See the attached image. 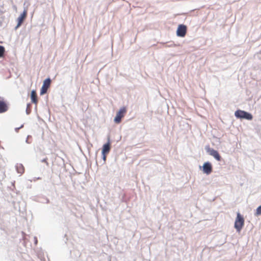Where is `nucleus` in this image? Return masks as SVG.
Wrapping results in <instances>:
<instances>
[{
    "instance_id": "7",
    "label": "nucleus",
    "mask_w": 261,
    "mask_h": 261,
    "mask_svg": "<svg viewBox=\"0 0 261 261\" xmlns=\"http://www.w3.org/2000/svg\"><path fill=\"white\" fill-rule=\"evenodd\" d=\"M28 11L27 9H24L22 13L20 14V15L18 17V18L17 19V24L16 27V28H19L21 24L23 23L24 20L27 17V16Z\"/></svg>"
},
{
    "instance_id": "8",
    "label": "nucleus",
    "mask_w": 261,
    "mask_h": 261,
    "mask_svg": "<svg viewBox=\"0 0 261 261\" xmlns=\"http://www.w3.org/2000/svg\"><path fill=\"white\" fill-rule=\"evenodd\" d=\"M8 106L6 101L4 98L0 97V113H3L7 111Z\"/></svg>"
},
{
    "instance_id": "11",
    "label": "nucleus",
    "mask_w": 261,
    "mask_h": 261,
    "mask_svg": "<svg viewBox=\"0 0 261 261\" xmlns=\"http://www.w3.org/2000/svg\"><path fill=\"white\" fill-rule=\"evenodd\" d=\"M31 98L32 102L35 103L36 105H37L38 103V98L36 91H32L31 94Z\"/></svg>"
},
{
    "instance_id": "15",
    "label": "nucleus",
    "mask_w": 261,
    "mask_h": 261,
    "mask_svg": "<svg viewBox=\"0 0 261 261\" xmlns=\"http://www.w3.org/2000/svg\"><path fill=\"white\" fill-rule=\"evenodd\" d=\"M42 161V162L45 163L47 165H48V163L47 162V158L43 159Z\"/></svg>"
},
{
    "instance_id": "6",
    "label": "nucleus",
    "mask_w": 261,
    "mask_h": 261,
    "mask_svg": "<svg viewBox=\"0 0 261 261\" xmlns=\"http://www.w3.org/2000/svg\"><path fill=\"white\" fill-rule=\"evenodd\" d=\"M206 151L212 156H214L217 161L221 160V156L218 152L207 146L205 148Z\"/></svg>"
},
{
    "instance_id": "5",
    "label": "nucleus",
    "mask_w": 261,
    "mask_h": 261,
    "mask_svg": "<svg viewBox=\"0 0 261 261\" xmlns=\"http://www.w3.org/2000/svg\"><path fill=\"white\" fill-rule=\"evenodd\" d=\"M50 83L51 80L49 78L46 79L44 81L40 91L41 95H43L47 92V89L50 85Z\"/></svg>"
},
{
    "instance_id": "12",
    "label": "nucleus",
    "mask_w": 261,
    "mask_h": 261,
    "mask_svg": "<svg viewBox=\"0 0 261 261\" xmlns=\"http://www.w3.org/2000/svg\"><path fill=\"white\" fill-rule=\"evenodd\" d=\"M16 168L18 173L22 174L24 172V169L22 164H17Z\"/></svg>"
},
{
    "instance_id": "14",
    "label": "nucleus",
    "mask_w": 261,
    "mask_h": 261,
    "mask_svg": "<svg viewBox=\"0 0 261 261\" xmlns=\"http://www.w3.org/2000/svg\"><path fill=\"white\" fill-rule=\"evenodd\" d=\"M4 53L5 48L2 46H0V57H2L4 56Z\"/></svg>"
},
{
    "instance_id": "9",
    "label": "nucleus",
    "mask_w": 261,
    "mask_h": 261,
    "mask_svg": "<svg viewBox=\"0 0 261 261\" xmlns=\"http://www.w3.org/2000/svg\"><path fill=\"white\" fill-rule=\"evenodd\" d=\"M110 149L111 145L110 143L109 142L103 145L102 149V153L103 155V159L104 160H106V154L110 152Z\"/></svg>"
},
{
    "instance_id": "2",
    "label": "nucleus",
    "mask_w": 261,
    "mask_h": 261,
    "mask_svg": "<svg viewBox=\"0 0 261 261\" xmlns=\"http://www.w3.org/2000/svg\"><path fill=\"white\" fill-rule=\"evenodd\" d=\"M234 115L238 118L245 119L249 120L252 119V116L251 114L240 110L236 111Z\"/></svg>"
},
{
    "instance_id": "4",
    "label": "nucleus",
    "mask_w": 261,
    "mask_h": 261,
    "mask_svg": "<svg viewBox=\"0 0 261 261\" xmlns=\"http://www.w3.org/2000/svg\"><path fill=\"white\" fill-rule=\"evenodd\" d=\"M187 31V27L184 24H179L178 26L176 34L178 37H184L185 36Z\"/></svg>"
},
{
    "instance_id": "10",
    "label": "nucleus",
    "mask_w": 261,
    "mask_h": 261,
    "mask_svg": "<svg viewBox=\"0 0 261 261\" xmlns=\"http://www.w3.org/2000/svg\"><path fill=\"white\" fill-rule=\"evenodd\" d=\"M203 171L204 173L209 174L212 171V166L208 162L205 163L203 165Z\"/></svg>"
},
{
    "instance_id": "16",
    "label": "nucleus",
    "mask_w": 261,
    "mask_h": 261,
    "mask_svg": "<svg viewBox=\"0 0 261 261\" xmlns=\"http://www.w3.org/2000/svg\"><path fill=\"white\" fill-rule=\"evenodd\" d=\"M23 127V125H22L20 127L16 128H15V130H16V132H18V130H19L20 128H21V127Z\"/></svg>"
},
{
    "instance_id": "1",
    "label": "nucleus",
    "mask_w": 261,
    "mask_h": 261,
    "mask_svg": "<svg viewBox=\"0 0 261 261\" xmlns=\"http://www.w3.org/2000/svg\"><path fill=\"white\" fill-rule=\"evenodd\" d=\"M244 218L240 213H237V217L234 222V227L237 231L239 232H240L244 225Z\"/></svg>"
},
{
    "instance_id": "3",
    "label": "nucleus",
    "mask_w": 261,
    "mask_h": 261,
    "mask_svg": "<svg viewBox=\"0 0 261 261\" xmlns=\"http://www.w3.org/2000/svg\"><path fill=\"white\" fill-rule=\"evenodd\" d=\"M126 108L125 107L121 108L117 112L116 116L114 119V121L115 122V123H120L122 118H123L124 116V115L126 113Z\"/></svg>"
},
{
    "instance_id": "13",
    "label": "nucleus",
    "mask_w": 261,
    "mask_h": 261,
    "mask_svg": "<svg viewBox=\"0 0 261 261\" xmlns=\"http://www.w3.org/2000/svg\"><path fill=\"white\" fill-rule=\"evenodd\" d=\"M261 215V205L258 206L255 212V215L259 216Z\"/></svg>"
}]
</instances>
